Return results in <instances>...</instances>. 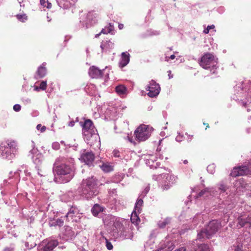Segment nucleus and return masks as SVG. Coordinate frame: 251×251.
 I'll list each match as a JSON object with an SVG mask.
<instances>
[{
	"instance_id": "79ce46f5",
	"label": "nucleus",
	"mask_w": 251,
	"mask_h": 251,
	"mask_svg": "<svg viewBox=\"0 0 251 251\" xmlns=\"http://www.w3.org/2000/svg\"><path fill=\"white\" fill-rule=\"evenodd\" d=\"M32 158L35 164H39L41 162L42 155L40 153H38L37 155H33Z\"/></svg>"
},
{
	"instance_id": "6ab92c4d",
	"label": "nucleus",
	"mask_w": 251,
	"mask_h": 251,
	"mask_svg": "<svg viewBox=\"0 0 251 251\" xmlns=\"http://www.w3.org/2000/svg\"><path fill=\"white\" fill-rule=\"evenodd\" d=\"M130 54L127 51L121 53V58L119 63V66L122 68L126 66L129 62Z\"/></svg>"
},
{
	"instance_id": "5fc2aeb1",
	"label": "nucleus",
	"mask_w": 251,
	"mask_h": 251,
	"mask_svg": "<svg viewBox=\"0 0 251 251\" xmlns=\"http://www.w3.org/2000/svg\"><path fill=\"white\" fill-rule=\"evenodd\" d=\"M36 128L38 130H40L41 132H43L45 131L46 128V126H42L41 124H38L36 126Z\"/></svg>"
},
{
	"instance_id": "a19ab883",
	"label": "nucleus",
	"mask_w": 251,
	"mask_h": 251,
	"mask_svg": "<svg viewBox=\"0 0 251 251\" xmlns=\"http://www.w3.org/2000/svg\"><path fill=\"white\" fill-rule=\"evenodd\" d=\"M19 172H21V170H18L17 172L13 173L12 172H10L9 173V180L12 179V177H14V179H16V181H19L20 180V174Z\"/></svg>"
},
{
	"instance_id": "338daca9",
	"label": "nucleus",
	"mask_w": 251,
	"mask_h": 251,
	"mask_svg": "<svg viewBox=\"0 0 251 251\" xmlns=\"http://www.w3.org/2000/svg\"><path fill=\"white\" fill-rule=\"evenodd\" d=\"M75 122L74 121H72L69 123L68 126L72 127L75 125Z\"/></svg>"
},
{
	"instance_id": "a18cd8bd",
	"label": "nucleus",
	"mask_w": 251,
	"mask_h": 251,
	"mask_svg": "<svg viewBox=\"0 0 251 251\" xmlns=\"http://www.w3.org/2000/svg\"><path fill=\"white\" fill-rule=\"evenodd\" d=\"M150 189V186L148 185L145 187L143 191L139 196H140V197H141L142 198H144L149 192Z\"/></svg>"
},
{
	"instance_id": "2f4dec72",
	"label": "nucleus",
	"mask_w": 251,
	"mask_h": 251,
	"mask_svg": "<svg viewBox=\"0 0 251 251\" xmlns=\"http://www.w3.org/2000/svg\"><path fill=\"white\" fill-rule=\"evenodd\" d=\"M215 190L214 188L211 187H207L205 188L203 190H201V192H199L197 197H201L204 195V194L206 192L209 193L210 195H215L216 193L214 192Z\"/></svg>"
},
{
	"instance_id": "b1692460",
	"label": "nucleus",
	"mask_w": 251,
	"mask_h": 251,
	"mask_svg": "<svg viewBox=\"0 0 251 251\" xmlns=\"http://www.w3.org/2000/svg\"><path fill=\"white\" fill-rule=\"evenodd\" d=\"M193 250L191 251H210L207 245L205 244H197L195 241L192 243Z\"/></svg>"
},
{
	"instance_id": "0e129e2a",
	"label": "nucleus",
	"mask_w": 251,
	"mask_h": 251,
	"mask_svg": "<svg viewBox=\"0 0 251 251\" xmlns=\"http://www.w3.org/2000/svg\"><path fill=\"white\" fill-rule=\"evenodd\" d=\"M160 176V175H158V176H156V175H153L152 176V178L153 179H154L155 180H157V181H159V182L161 181V180H159V178H157L158 176Z\"/></svg>"
},
{
	"instance_id": "f704fd0d",
	"label": "nucleus",
	"mask_w": 251,
	"mask_h": 251,
	"mask_svg": "<svg viewBox=\"0 0 251 251\" xmlns=\"http://www.w3.org/2000/svg\"><path fill=\"white\" fill-rule=\"evenodd\" d=\"M114 30V26L113 25L110 23L108 26H105L104 28H102L101 30V33L102 34H108L111 33L113 34L112 32Z\"/></svg>"
},
{
	"instance_id": "f257e3e1",
	"label": "nucleus",
	"mask_w": 251,
	"mask_h": 251,
	"mask_svg": "<svg viewBox=\"0 0 251 251\" xmlns=\"http://www.w3.org/2000/svg\"><path fill=\"white\" fill-rule=\"evenodd\" d=\"M54 180L57 182L65 183L69 182L75 176V169L69 163L60 162L57 158L53 164Z\"/></svg>"
},
{
	"instance_id": "2eb2a0df",
	"label": "nucleus",
	"mask_w": 251,
	"mask_h": 251,
	"mask_svg": "<svg viewBox=\"0 0 251 251\" xmlns=\"http://www.w3.org/2000/svg\"><path fill=\"white\" fill-rule=\"evenodd\" d=\"M75 233L72 228L69 226H65L62 231V238L64 241H68L74 239L75 237Z\"/></svg>"
},
{
	"instance_id": "72a5a7b5",
	"label": "nucleus",
	"mask_w": 251,
	"mask_h": 251,
	"mask_svg": "<svg viewBox=\"0 0 251 251\" xmlns=\"http://www.w3.org/2000/svg\"><path fill=\"white\" fill-rule=\"evenodd\" d=\"M101 169L105 173H108L113 170L112 166L108 163H102L100 165Z\"/></svg>"
},
{
	"instance_id": "cd10ccee",
	"label": "nucleus",
	"mask_w": 251,
	"mask_h": 251,
	"mask_svg": "<svg viewBox=\"0 0 251 251\" xmlns=\"http://www.w3.org/2000/svg\"><path fill=\"white\" fill-rule=\"evenodd\" d=\"M96 23V18L91 13H89L87 15V21L86 22V28H87Z\"/></svg>"
},
{
	"instance_id": "ddd939ff",
	"label": "nucleus",
	"mask_w": 251,
	"mask_h": 251,
	"mask_svg": "<svg viewBox=\"0 0 251 251\" xmlns=\"http://www.w3.org/2000/svg\"><path fill=\"white\" fill-rule=\"evenodd\" d=\"M251 165L242 166L235 167L230 173V176L236 177L240 176L248 175L251 174V170L250 169Z\"/></svg>"
},
{
	"instance_id": "09e8293b",
	"label": "nucleus",
	"mask_w": 251,
	"mask_h": 251,
	"mask_svg": "<svg viewBox=\"0 0 251 251\" xmlns=\"http://www.w3.org/2000/svg\"><path fill=\"white\" fill-rule=\"evenodd\" d=\"M17 18L19 20H20L23 22H25V21L26 20V16L25 14H24V15L18 14V15H17Z\"/></svg>"
},
{
	"instance_id": "37998d69",
	"label": "nucleus",
	"mask_w": 251,
	"mask_h": 251,
	"mask_svg": "<svg viewBox=\"0 0 251 251\" xmlns=\"http://www.w3.org/2000/svg\"><path fill=\"white\" fill-rule=\"evenodd\" d=\"M160 34L159 31L154 30L152 29H150L146 31L145 36H151L154 35H158Z\"/></svg>"
},
{
	"instance_id": "bb28decb",
	"label": "nucleus",
	"mask_w": 251,
	"mask_h": 251,
	"mask_svg": "<svg viewBox=\"0 0 251 251\" xmlns=\"http://www.w3.org/2000/svg\"><path fill=\"white\" fill-rule=\"evenodd\" d=\"M74 198L75 192L73 191H69L61 196V200L62 201L68 202L72 201Z\"/></svg>"
},
{
	"instance_id": "0eeeda50",
	"label": "nucleus",
	"mask_w": 251,
	"mask_h": 251,
	"mask_svg": "<svg viewBox=\"0 0 251 251\" xmlns=\"http://www.w3.org/2000/svg\"><path fill=\"white\" fill-rule=\"evenodd\" d=\"M157 178L161 180V188L163 190H167L172 186L175 183L176 177L170 174L165 173L160 175Z\"/></svg>"
},
{
	"instance_id": "9b49d317",
	"label": "nucleus",
	"mask_w": 251,
	"mask_h": 251,
	"mask_svg": "<svg viewBox=\"0 0 251 251\" xmlns=\"http://www.w3.org/2000/svg\"><path fill=\"white\" fill-rule=\"evenodd\" d=\"M146 90L149 92L148 95L151 98H154L158 95L160 91V85L152 79L147 85Z\"/></svg>"
},
{
	"instance_id": "aec40b11",
	"label": "nucleus",
	"mask_w": 251,
	"mask_h": 251,
	"mask_svg": "<svg viewBox=\"0 0 251 251\" xmlns=\"http://www.w3.org/2000/svg\"><path fill=\"white\" fill-rule=\"evenodd\" d=\"M66 219L63 217L57 218L50 219L49 221L50 226L61 227L64 225V222Z\"/></svg>"
},
{
	"instance_id": "7ed1b4c3",
	"label": "nucleus",
	"mask_w": 251,
	"mask_h": 251,
	"mask_svg": "<svg viewBox=\"0 0 251 251\" xmlns=\"http://www.w3.org/2000/svg\"><path fill=\"white\" fill-rule=\"evenodd\" d=\"M81 196L86 200H90L99 193L97 180L93 176L83 179L80 187Z\"/></svg>"
},
{
	"instance_id": "f3484780",
	"label": "nucleus",
	"mask_w": 251,
	"mask_h": 251,
	"mask_svg": "<svg viewBox=\"0 0 251 251\" xmlns=\"http://www.w3.org/2000/svg\"><path fill=\"white\" fill-rule=\"evenodd\" d=\"M156 157L152 155H148L145 157V163L146 165L151 169L157 168L159 166L158 162H156Z\"/></svg>"
},
{
	"instance_id": "5701e85b",
	"label": "nucleus",
	"mask_w": 251,
	"mask_h": 251,
	"mask_svg": "<svg viewBox=\"0 0 251 251\" xmlns=\"http://www.w3.org/2000/svg\"><path fill=\"white\" fill-rule=\"evenodd\" d=\"M85 142L89 146H96L99 147L100 145V138L98 133H93V137L90 140H86Z\"/></svg>"
},
{
	"instance_id": "49530a36",
	"label": "nucleus",
	"mask_w": 251,
	"mask_h": 251,
	"mask_svg": "<svg viewBox=\"0 0 251 251\" xmlns=\"http://www.w3.org/2000/svg\"><path fill=\"white\" fill-rule=\"evenodd\" d=\"M31 147L32 149L30 151L29 153L33 154H36L38 152V150L37 148H35V143L33 141H31Z\"/></svg>"
},
{
	"instance_id": "3c124183",
	"label": "nucleus",
	"mask_w": 251,
	"mask_h": 251,
	"mask_svg": "<svg viewBox=\"0 0 251 251\" xmlns=\"http://www.w3.org/2000/svg\"><path fill=\"white\" fill-rule=\"evenodd\" d=\"M52 148L53 149L55 150H58L60 148V144L58 142H53L52 144Z\"/></svg>"
},
{
	"instance_id": "774afa93",
	"label": "nucleus",
	"mask_w": 251,
	"mask_h": 251,
	"mask_svg": "<svg viewBox=\"0 0 251 251\" xmlns=\"http://www.w3.org/2000/svg\"><path fill=\"white\" fill-rule=\"evenodd\" d=\"M175 251H186V249L184 248H180L179 249L176 250Z\"/></svg>"
},
{
	"instance_id": "603ef678",
	"label": "nucleus",
	"mask_w": 251,
	"mask_h": 251,
	"mask_svg": "<svg viewBox=\"0 0 251 251\" xmlns=\"http://www.w3.org/2000/svg\"><path fill=\"white\" fill-rule=\"evenodd\" d=\"M37 174L41 177L45 176L46 174L45 172H43L39 167H36Z\"/></svg>"
},
{
	"instance_id": "a211bd4d",
	"label": "nucleus",
	"mask_w": 251,
	"mask_h": 251,
	"mask_svg": "<svg viewBox=\"0 0 251 251\" xmlns=\"http://www.w3.org/2000/svg\"><path fill=\"white\" fill-rule=\"evenodd\" d=\"M114 44L110 41H102L100 44L102 52L108 53L114 48Z\"/></svg>"
},
{
	"instance_id": "bf43d9fd",
	"label": "nucleus",
	"mask_w": 251,
	"mask_h": 251,
	"mask_svg": "<svg viewBox=\"0 0 251 251\" xmlns=\"http://www.w3.org/2000/svg\"><path fill=\"white\" fill-rule=\"evenodd\" d=\"M183 138V136L180 135V133L176 137V140L177 142H181L182 141Z\"/></svg>"
},
{
	"instance_id": "4c0bfd02",
	"label": "nucleus",
	"mask_w": 251,
	"mask_h": 251,
	"mask_svg": "<svg viewBox=\"0 0 251 251\" xmlns=\"http://www.w3.org/2000/svg\"><path fill=\"white\" fill-rule=\"evenodd\" d=\"M98 133L97 130H94L92 131H85L84 132L82 133L84 141L90 140V138L93 137V133Z\"/></svg>"
},
{
	"instance_id": "ea45409f",
	"label": "nucleus",
	"mask_w": 251,
	"mask_h": 251,
	"mask_svg": "<svg viewBox=\"0 0 251 251\" xmlns=\"http://www.w3.org/2000/svg\"><path fill=\"white\" fill-rule=\"evenodd\" d=\"M124 175L123 174L115 175L111 178V182L113 183H119L123 180Z\"/></svg>"
},
{
	"instance_id": "4d7b16f0",
	"label": "nucleus",
	"mask_w": 251,
	"mask_h": 251,
	"mask_svg": "<svg viewBox=\"0 0 251 251\" xmlns=\"http://www.w3.org/2000/svg\"><path fill=\"white\" fill-rule=\"evenodd\" d=\"M21 109V106L19 104H16L13 106V110L16 112L19 111Z\"/></svg>"
},
{
	"instance_id": "20e7f679",
	"label": "nucleus",
	"mask_w": 251,
	"mask_h": 251,
	"mask_svg": "<svg viewBox=\"0 0 251 251\" xmlns=\"http://www.w3.org/2000/svg\"><path fill=\"white\" fill-rule=\"evenodd\" d=\"M217 60L213 54L206 53L202 56L200 65L205 69H209L211 74H216L218 68Z\"/></svg>"
},
{
	"instance_id": "6e6552de",
	"label": "nucleus",
	"mask_w": 251,
	"mask_h": 251,
	"mask_svg": "<svg viewBox=\"0 0 251 251\" xmlns=\"http://www.w3.org/2000/svg\"><path fill=\"white\" fill-rule=\"evenodd\" d=\"M106 68L107 67L100 70L95 66H91L89 69V75L92 78L98 79L104 77L105 80H106L109 78V72L106 71Z\"/></svg>"
},
{
	"instance_id": "58836bf2",
	"label": "nucleus",
	"mask_w": 251,
	"mask_h": 251,
	"mask_svg": "<svg viewBox=\"0 0 251 251\" xmlns=\"http://www.w3.org/2000/svg\"><path fill=\"white\" fill-rule=\"evenodd\" d=\"M171 220V219L170 218H166L163 220L159 221L158 223V226L161 228H164L167 225L170 223Z\"/></svg>"
},
{
	"instance_id": "393cba45",
	"label": "nucleus",
	"mask_w": 251,
	"mask_h": 251,
	"mask_svg": "<svg viewBox=\"0 0 251 251\" xmlns=\"http://www.w3.org/2000/svg\"><path fill=\"white\" fill-rule=\"evenodd\" d=\"M46 63L44 62L42 65L39 66L37 71V76L36 77V79L43 78L47 74V69L45 67Z\"/></svg>"
},
{
	"instance_id": "412c9836",
	"label": "nucleus",
	"mask_w": 251,
	"mask_h": 251,
	"mask_svg": "<svg viewBox=\"0 0 251 251\" xmlns=\"http://www.w3.org/2000/svg\"><path fill=\"white\" fill-rule=\"evenodd\" d=\"M238 224L241 227H243L249 224L251 226V213H249L247 217L241 216L238 218Z\"/></svg>"
},
{
	"instance_id": "69168bd1",
	"label": "nucleus",
	"mask_w": 251,
	"mask_h": 251,
	"mask_svg": "<svg viewBox=\"0 0 251 251\" xmlns=\"http://www.w3.org/2000/svg\"><path fill=\"white\" fill-rule=\"evenodd\" d=\"M24 174L25 175V176H30L31 174L30 172H28V170L26 169H25L24 170Z\"/></svg>"
},
{
	"instance_id": "a878e982",
	"label": "nucleus",
	"mask_w": 251,
	"mask_h": 251,
	"mask_svg": "<svg viewBox=\"0 0 251 251\" xmlns=\"http://www.w3.org/2000/svg\"><path fill=\"white\" fill-rule=\"evenodd\" d=\"M206 229L205 228L201 229L197 234V240L201 241L204 240L205 239H209L211 238V236L208 234Z\"/></svg>"
},
{
	"instance_id": "c756f323",
	"label": "nucleus",
	"mask_w": 251,
	"mask_h": 251,
	"mask_svg": "<svg viewBox=\"0 0 251 251\" xmlns=\"http://www.w3.org/2000/svg\"><path fill=\"white\" fill-rule=\"evenodd\" d=\"M201 214L198 213L194 217L193 219L192 223H193L190 226V227L189 228L190 229H192L195 228L197 225L199 224L200 220H201Z\"/></svg>"
},
{
	"instance_id": "e433bc0d",
	"label": "nucleus",
	"mask_w": 251,
	"mask_h": 251,
	"mask_svg": "<svg viewBox=\"0 0 251 251\" xmlns=\"http://www.w3.org/2000/svg\"><path fill=\"white\" fill-rule=\"evenodd\" d=\"M138 213H139L135 210L132 213L130 220L133 224H137L138 222L140 221V218L137 215Z\"/></svg>"
},
{
	"instance_id": "864d4df0",
	"label": "nucleus",
	"mask_w": 251,
	"mask_h": 251,
	"mask_svg": "<svg viewBox=\"0 0 251 251\" xmlns=\"http://www.w3.org/2000/svg\"><path fill=\"white\" fill-rule=\"evenodd\" d=\"M106 240V247L108 250H111L113 249V245L111 243L109 242L107 239Z\"/></svg>"
},
{
	"instance_id": "39448f33",
	"label": "nucleus",
	"mask_w": 251,
	"mask_h": 251,
	"mask_svg": "<svg viewBox=\"0 0 251 251\" xmlns=\"http://www.w3.org/2000/svg\"><path fill=\"white\" fill-rule=\"evenodd\" d=\"M115 227L117 230V236L122 240H132L133 233L132 228L128 226H124L122 223L118 220L114 223Z\"/></svg>"
},
{
	"instance_id": "f03ea898",
	"label": "nucleus",
	"mask_w": 251,
	"mask_h": 251,
	"mask_svg": "<svg viewBox=\"0 0 251 251\" xmlns=\"http://www.w3.org/2000/svg\"><path fill=\"white\" fill-rule=\"evenodd\" d=\"M18 153V147L16 142L6 140L0 142V157L10 161L14 159Z\"/></svg>"
},
{
	"instance_id": "052dcab7",
	"label": "nucleus",
	"mask_w": 251,
	"mask_h": 251,
	"mask_svg": "<svg viewBox=\"0 0 251 251\" xmlns=\"http://www.w3.org/2000/svg\"><path fill=\"white\" fill-rule=\"evenodd\" d=\"M175 57H176V56L174 54L171 55L170 57L166 56L165 57V61H168L170 59H171L172 60L174 59L175 58Z\"/></svg>"
},
{
	"instance_id": "9d476101",
	"label": "nucleus",
	"mask_w": 251,
	"mask_h": 251,
	"mask_svg": "<svg viewBox=\"0 0 251 251\" xmlns=\"http://www.w3.org/2000/svg\"><path fill=\"white\" fill-rule=\"evenodd\" d=\"M95 157V154L92 151L83 150L80 152L79 160L90 167L94 166V162Z\"/></svg>"
},
{
	"instance_id": "8fccbe9b",
	"label": "nucleus",
	"mask_w": 251,
	"mask_h": 251,
	"mask_svg": "<svg viewBox=\"0 0 251 251\" xmlns=\"http://www.w3.org/2000/svg\"><path fill=\"white\" fill-rule=\"evenodd\" d=\"M215 26L213 25H208L206 28H205L203 30V33L205 34H208L209 32L210 29L214 28Z\"/></svg>"
},
{
	"instance_id": "c03bdc74",
	"label": "nucleus",
	"mask_w": 251,
	"mask_h": 251,
	"mask_svg": "<svg viewBox=\"0 0 251 251\" xmlns=\"http://www.w3.org/2000/svg\"><path fill=\"white\" fill-rule=\"evenodd\" d=\"M215 167L214 164L209 165L207 167V171L211 174H213L215 172Z\"/></svg>"
},
{
	"instance_id": "7c9ffc66",
	"label": "nucleus",
	"mask_w": 251,
	"mask_h": 251,
	"mask_svg": "<svg viewBox=\"0 0 251 251\" xmlns=\"http://www.w3.org/2000/svg\"><path fill=\"white\" fill-rule=\"evenodd\" d=\"M143 198H142L139 196L135 204L134 210L137 211L139 213H140L141 207L143 204Z\"/></svg>"
},
{
	"instance_id": "dca6fc26",
	"label": "nucleus",
	"mask_w": 251,
	"mask_h": 251,
	"mask_svg": "<svg viewBox=\"0 0 251 251\" xmlns=\"http://www.w3.org/2000/svg\"><path fill=\"white\" fill-rule=\"evenodd\" d=\"M79 125L82 127V132H84L85 131H92L97 130L94 126L93 122L90 119H85L83 121L79 122Z\"/></svg>"
},
{
	"instance_id": "de8ad7c7",
	"label": "nucleus",
	"mask_w": 251,
	"mask_h": 251,
	"mask_svg": "<svg viewBox=\"0 0 251 251\" xmlns=\"http://www.w3.org/2000/svg\"><path fill=\"white\" fill-rule=\"evenodd\" d=\"M47 81H42L40 84L39 88L42 90H45L47 88Z\"/></svg>"
},
{
	"instance_id": "1a4fd4ad",
	"label": "nucleus",
	"mask_w": 251,
	"mask_h": 251,
	"mask_svg": "<svg viewBox=\"0 0 251 251\" xmlns=\"http://www.w3.org/2000/svg\"><path fill=\"white\" fill-rule=\"evenodd\" d=\"M58 244L57 240L47 239L40 243L38 247V251H51Z\"/></svg>"
},
{
	"instance_id": "c9c22d12",
	"label": "nucleus",
	"mask_w": 251,
	"mask_h": 251,
	"mask_svg": "<svg viewBox=\"0 0 251 251\" xmlns=\"http://www.w3.org/2000/svg\"><path fill=\"white\" fill-rule=\"evenodd\" d=\"M115 90L119 95H124L126 93L127 88L123 85H119L116 87Z\"/></svg>"
},
{
	"instance_id": "e2e57ef3",
	"label": "nucleus",
	"mask_w": 251,
	"mask_h": 251,
	"mask_svg": "<svg viewBox=\"0 0 251 251\" xmlns=\"http://www.w3.org/2000/svg\"><path fill=\"white\" fill-rule=\"evenodd\" d=\"M3 251H14V248L11 247L5 248Z\"/></svg>"
},
{
	"instance_id": "4468645a",
	"label": "nucleus",
	"mask_w": 251,
	"mask_h": 251,
	"mask_svg": "<svg viewBox=\"0 0 251 251\" xmlns=\"http://www.w3.org/2000/svg\"><path fill=\"white\" fill-rule=\"evenodd\" d=\"M79 209L77 207L73 205L70 208L67 214L63 216V218L66 219V221L68 222H77V217L79 215Z\"/></svg>"
},
{
	"instance_id": "423d86ee",
	"label": "nucleus",
	"mask_w": 251,
	"mask_h": 251,
	"mask_svg": "<svg viewBox=\"0 0 251 251\" xmlns=\"http://www.w3.org/2000/svg\"><path fill=\"white\" fill-rule=\"evenodd\" d=\"M152 129L148 125L140 126L134 131L135 139L139 142L146 141L150 137Z\"/></svg>"
},
{
	"instance_id": "4be33fe9",
	"label": "nucleus",
	"mask_w": 251,
	"mask_h": 251,
	"mask_svg": "<svg viewBox=\"0 0 251 251\" xmlns=\"http://www.w3.org/2000/svg\"><path fill=\"white\" fill-rule=\"evenodd\" d=\"M37 239V237L36 235L29 234L28 236L27 237V241L25 242V246L26 248H28L32 249L35 247L36 245V241Z\"/></svg>"
},
{
	"instance_id": "f8f14e48",
	"label": "nucleus",
	"mask_w": 251,
	"mask_h": 251,
	"mask_svg": "<svg viewBox=\"0 0 251 251\" xmlns=\"http://www.w3.org/2000/svg\"><path fill=\"white\" fill-rule=\"evenodd\" d=\"M222 227L221 223L218 220H213L210 221L208 224L205 226V228L208 232V234L212 237Z\"/></svg>"
},
{
	"instance_id": "c85d7f7f",
	"label": "nucleus",
	"mask_w": 251,
	"mask_h": 251,
	"mask_svg": "<svg viewBox=\"0 0 251 251\" xmlns=\"http://www.w3.org/2000/svg\"><path fill=\"white\" fill-rule=\"evenodd\" d=\"M104 208L99 204H95L92 207L91 211L94 216H97L100 212L104 211Z\"/></svg>"
},
{
	"instance_id": "680f3d73",
	"label": "nucleus",
	"mask_w": 251,
	"mask_h": 251,
	"mask_svg": "<svg viewBox=\"0 0 251 251\" xmlns=\"http://www.w3.org/2000/svg\"><path fill=\"white\" fill-rule=\"evenodd\" d=\"M47 1H46L45 0H40V3L41 5H42L44 7H46V3Z\"/></svg>"
},
{
	"instance_id": "6e6d98bb",
	"label": "nucleus",
	"mask_w": 251,
	"mask_h": 251,
	"mask_svg": "<svg viewBox=\"0 0 251 251\" xmlns=\"http://www.w3.org/2000/svg\"><path fill=\"white\" fill-rule=\"evenodd\" d=\"M22 100L23 102L25 104L30 103L31 102V100L29 98H27V97L23 98L22 99Z\"/></svg>"
},
{
	"instance_id": "473e14b6",
	"label": "nucleus",
	"mask_w": 251,
	"mask_h": 251,
	"mask_svg": "<svg viewBox=\"0 0 251 251\" xmlns=\"http://www.w3.org/2000/svg\"><path fill=\"white\" fill-rule=\"evenodd\" d=\"M217 188L220 194L226 192L228 188L227 185L225 184L224 181H220L217 185Z\"/></svg>"
},
{
	"instance_id": "13d9d810",
	"label": "nucleus",
	"mask_w": 251,
	"mask_h": 251,
	"mask_svg": "<svg viewBox=\"0 0 251 251\" xmlns=\"http://www.w3.org/2000/svg\"><path fill=\"white\" fill-rule=\"evenodd\" d=\"M113 155L115 157H120V152L118 150H114L113 151Z\"/></svg>"
}]
</instances>
